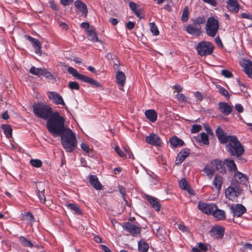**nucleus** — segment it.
Returning <instances> with one entry per match:
<instances>
[{
  "mask_svg": "<svg viewBox=\"0 0 252 252\" xmlns=\"http://www.w3.org/2000/svg\"><path fill=\"white\" fill-rule=\"evenodd\" d=\"M68 87L71 90H79L80 86L79 84L75 81L70 82L68 83Z\"/></svg>",
  "mask_w": 252,
  "mask_h": 252,
  "instance_id": "47",
  "label": "nucleus"
},
{
  "mask_svg": "<svg viewBox=\"0 0 252 252\" xmlns=\"http://www.w3.org/2000/svg\"><path fill=\"white\" fill-rule=\"evenodd\" d=\"M186 31L190 34L199 36L201 33V27L194 25H189L186 28Z\"/></svg>",
  "mask_w": 252,
  "mask_h": 252,
  "instance_id": "20",
  "label": "nucleus"
},
{
  "mask_svg": "<svg viewBox=\"0 0 252 252\" xmlns=\"http://www.w3.org/2000/svg\"><path fill=\"white\" fill-rule=\"evenodd\" d=\"M194 95L197 99V101H201L203 99L202 94L199 92H196L194 93Z\"/></svg>",
  "mask_w": 252,
  "mask_h": 252,
  "instance_id": "59",
  "label": "nucleus"
},
{
  "mask_svg": "<svg viewBox=\"0 0 252 252\" xmlns=\"http://www.w3.org/2000/svg\"><path fill=\"white\" fill-rule=\"evenodd\" d=\"M235 108L239 113H242L244 111L243 107L240 104H235Z\"/></svg>",
  "mask_w": 252,
  "mask_h": 252,
  "instance_id": "60",
  "label": "nucleus"
},
{
  "mask_svg": "<svg viewBox=\"0 0 252 252\" xmlns=\"http://www.w3.org/2000/svg\"><path fill=\"white\" fill-rule=\"evenodd\" d=\"M123 228L127 231L131 233L133 236L140 234L141 228L129 222L124 223L123 225Z\"/></svg>",
  "mask_w": 252,
  "mask_h": 252,
  "instance_id": "12",
  "label": "nucleus"
},
{
  "mask_svg": "<svg viewBox=\"0 0 252 252\" xmlns=\"http://www.w3.org/2000/svg\"><path fill=\"white\" fill-rule=\"evenodd\" d=\"M198 208L203 213L212 214V212L216 210V205L200 201L198 203Z\"/></svg>",
  "mask_w": 252,
  "mask_h": 252,
  "instance_id": "9",
  "label": "nucleus"
},
{
  "mask_svg": "<svg viewBox=\"0 0 252 252\" xmlns=\"http://www.w3.org/2000/svg\"><path fill=\"white\" fill-rule=\"evenodd\" d=\"M178 228L183 231L186 232L188 231V228L187 226H186L184 224L180 223L178 225Z\"/></svg>",
  "mask_w": 252,
  "mask_h": 252,
  "instance_id": "61",
  "label": "nucleus"
},
{
  "mask_svg": "<svg viewBox=\"0 0 252 252\" xmlns=\"http://www.w3.org/2000/svg\"><path fill=\"white\" fill-rule=\"evenodd\" d=\"M43 191L44 190H43V191L38 190V192L37 193V196L40 200V202L42 203L45 202V197L44 196Z\"/></svg>",
  "mask_w": 252,
  "mask_h": 252,
  "instance_id": "52",
  "label": "nucleus"
},
{
  "mask_svg": "<svg viewBox=\"0 0 252 252\" xmlns=\"http://www.w3.org/2000/svg\"><path fill=\"white\" fill-rule=\"evenodd\" d=\"M202 128V126L200 125H193L191 129L192 133H195L199 132Z\"/></svg>",
  "mask_w": 252,
  "mask_h": 252,
  "instance_id": "49",
  "label": "nucleus"
},
{
  "mask_svg": "<svg viewBox=\"0 0 252 252\" xmlns=\"http://www.w3.org/2000/svg\"><path fill=\"white\" fill-rule=\"evenodd\" d=\"M216 133L218 138L221 144H224L227 142V139L229 135H226L222 128L218 127L216 129Z\"/></svg>",
  "mask_w": 252,
  "mask_h": 252,
  "instance_id": "22",
  "label": "nucleus"
},
{
  "mask_svg": "<svg viewBox=\"0 0 252 252\" xmlns=\"http://www.w3.org/2000/svg\"><path fill=\"white\" fill-rule=\"evenodd\" d=\"M88 38L90 40L94 42L98 41L97 36L96 33L93 28H91V30L87 32Z\"/></svg>",
  "mask_w": 252,
  "mask_h": 252,
  "instance_id": "35",
  "label": "nucleus"
},
{
  "mask_svg": "<svg viewBox=\"0 0 252 252\" xmlns=\"http://www.w3.org/2000/svg\"><path fill=\"white\" fill-rule=\"evenodd\" d=\"M116 82L119 85V89L123 90V87L126 83V76L124 73L120 71H118L116 73Z\"/></svg>",
  "mask_w": 252,
  "mask_h": 252,
  "instance_id": "19",
  "label": "nucleus"
},
{
  "mask_svg": "<svg viewBox=\"0 0 252 252\" xmlns=\"http://www.w3.org/2000/svg\"><path fill=\"white\" fill-rule=\"evenodd\" d=\"M23 219L28 221L32 225V223L34 221L33 215L30 212H28L23 218Z\"/></svg>",
  "mask_w": 252,
  "mask_h": 252,
  "instance_id": "42",
  "label": "nucleus"
},
{
  "mask_svg": "<svg viewBox=\"0 0 252 252\" xmlns=\"http://www.w3.org/2000/svg\"><path fill=\"white\" fill-rule=\"evenodd\" d=\"M212 215L218 220H222L225 219V212L224 211L218 209L216 205V210H214Z\"/></svg>",
  "mask_w": 252,
  "mask_h": 252,
  "instance_id": "25",
  "label": "nucleus"
},
{
  "mask_svg": "<svg viewBox=\"0 0 252 252\" xmlns=\"http://www.w3.org/2000/svg\"><path fill=\"white\" fill-rule=\"evenodd\" d=\"M20 240L23 245L26 247H29L32 248L33 246V244L30 241L27 240L24 237H21Z\"/></svg>",
  "mask_w": 252,
  "mask_h": 252,
  "instance_id": "44",
  "label": "nucleus"
},
{
  "mask_svg": "<svg viewBox=\"0 0 252 252\" xmlns=\"http://www.w3.org/2000/svg\"><path fill=\"white\" fill-rule=\"evenodd\" d=\"M226 3L229 7L232 8L231 10L235 13H237L239 10V5L237 0H226Z\"/></svg>",
  "mask_w": 252,
  "mask_h": 252,
  "instance_id": "29",
  "label": "nucleus"
},
{
  "mask_svg": "<svg viewBox=\"0 0 252 252\" xmlns=\"http://www.w3.org/2000/svg\"><path fill=\"white\" fill-rule=\"evenodd\" d=\"M170 143L172 147H181L184 145V142L180 138L176 136L172 137L170 139Z\"/></svg>",
  "mask_w": 252,
  "mask_h": 252,
  "instance_id": "27",
  "label": "nucleus"
},
{
  "mask_svg": "<svg viewBox=\"0 0 252 252\" xmlns=\"http://www.w3.org/2000/svg\"><path fill=\"white\" fill-rule=\"evenodd\" d=\"M81 149L85 152L89 153L91 149L89 147V146L85 143H82L81 145Z\"/></svg>",
  "mask_w": 252,
  "mask_h": 252,
  "instance_id": "54",
  "label": "nucleus"
},
{
  "mask_svg": "<svg viewBox=\"0 0 252 252\" xmlns=\"http://www.w3.org/2000/svg\"><path fill=\"white\" fill-rule=\"evenodd\" d=\"M180 187L185 190H188V192L190 194H193L194 191L190 189L187 181L185 179H182L179 182Z\"/></svg>",
  "mask_w": 252,
  "mask_h": 252,
  "instance_id": "33",
  "label": "nucleus"
},
{
  "mask_svg": "<svg viewBox=\"0 0 252 252\" xmlns=\"http://www.w3.org/2000/svg\"><path fill=\"white\" fill-rule=\"evenodd\" d=\"M200 137H201V142L205 144L208 145L209 144V140H208V137L207 134L205 132H202L200 134Z\"/></svg>",
  "mask_w": 252,
  "mask_h": 252,
  "instance_id": "48",
  "label": "nucleus"
},
{
  "mask_svg": "<svg viewBox=\"0 0 252 252\" xmlns=\"http://www.w3.org/2000/svg\"><path fill=\"white\" fill-rule=\"evenodd\" d=\"M176 98L179 101L182 102H186L187 101V97L183 94L178 93L176 95Z\"/></svg>",
  "mask_w": 252,
  "mask_h": 252,
  "instance_id": "50",
  "label": "nucleus"
},
{
  "mask_svg": "<svg viewBox=\"0 0 252 252\" xmlns=\"http://www.w3.org/2000/svg\"><path fill=\"white\" fill-rule=\"evenodd\" d=\"M81 81L89 83L95 87H100L101 86L100 83L98 81L85 75Z\"/></svg>",
  "mask_w": 252,
  "mask_h": 252,
  "instance_id": "30",
  "label": "nucleus"
},
{
  "mask_svg": "<svg viewBox=\"0 0 252 252\" xmlns=\"http://www.w3.org/2000/svg\"><path fill=\"white\" fill-rule=\"evenodd\" d=\"M190 150L189 149H184L178 154L176 159V164H181L189 155Z\"/></svg>",
  "mask_w": 252,
  "mask_h": 252,
  "instance_id": "17",
  "label": "nucleus"
},
{
  "mask_svg": "<svg viewBox=\"0 0 252 252\" xmlns=\"http://www.w3.org/2000/svg\"><path fill=\"white\" fill-rule=\"evenodd\" d=\"M225 144L227 152L231 156L239 157L243 154L244 147L236 136H229Z\"/></svg>",
  "mask_w": 252,
  "mask_h": 252,
  "instance_id": "3",
  "label": "nucleus"
},
{
  "mask_svg": "<svg viewBox=\"0 0 252 252\" xmlns=\"http://www.w3.org/2000/svg\"><path fill=\"white\" fill-rule=\"evenodd\" d=\"M74 6L77 10L82 13V15L86 17L88 9L86 4L81 0H76L74 2Z\"/></svg>",
  "mask_w": 252,
  "mask_h": 252,
  "instance_id": "18",
  "label": "nucleus"
},
{
  "mask_svg": "<svg viewBox=\"0 0 252 252\" xmlns=\"http://www.w3.org/2000/svg\"><path fill=\"white\" fill-rule=\"evenodd\" d=\"M230 210L233 214L234 216L238 217L242 216L246 211L245 207L239 204L232 205L230 207Z\"/></svg>",
  "mask_w": 252,
  "mask_h": 252,
  "instance_id": "14",
  "label": "nucleus"
},
{
  "mask_svg": "<svg viewBox=\"0 0 252 252\" xmlns=\"http://www.w3.org/2000/svg\"><path fill=\"white\" fill-rule=\"evenodd\" d=\"M89 183L96 189L100 190L102 189V186L99 182L98 178L95 175L89 176Z\"/></svg>",
  "mask_w": 252,
  "mask_h": 252,
  "instance_id": "23",
  "label": "nucleus"
},
{
  "mask_svg": "<svg viewBox=\"0 0 252 252\" xmlns=\"http://www.w3.org/2000/svg\"><path fill=\"white\" fill-rule=\"evenodd\" d=\"M151 31L155 35H157L159 33V31L157 26L154 23H151L149 24Z\"/></svg>",
  "mask_w": 252,
  "mask_h": 252,
  "instance_id": "43",
  "label": "nucleus"
},
{
  "mask_svg": "<svg viewBox=\"0 0 252 252\" xmlns=\"http://www.w3.org/2000/svg\"><path fill=\"white\" fill-rule=\"evenodd\" d=\"M30 72L33 75L39 76L42 75L43 73V68H36L34 66H32L30 70Z\"/></svg>",
  "mask_w": 252,
  "mask_h": 252,
  "instance_id": "40",
  "label": "nucleus"
},
{
  "mask_svg": "<svg viewBox=\"0 0 252 252\" xmlns=\"http://www.w3.org/2000/svg\"><path fill=\"white\" fill-rule=\"evenodd\" d=\"M74 0H61V3L64 6L69 5Z\"/></svg>",
  "mask_w": 252,
  "mask_h": 252,
  "instance_id": "63",
  "label": "nucleus"
},
{
  "mask_svg": "<svg viewBox=\"0 0 252 252\" xmlns=\"http://www.w3.org/2000/svg\"><path fill=\"white\" fill-rule=\"evenodd\" d=\"M48 98L56 104L64 105L65 103L62 96L56 92H48L47 93Z\"/></svg>",
  "mask_w": 252,
  "mask_h": 252,
  "instance_id": "10",
  "label": "nucleus"
},
{
  "mask_svg": "<svg viewBox=\"0 0 252 252\" xmlns=\"http://www.w3.org/2000/svg\"><path fill=\"white\" fill-rule=\"evenodd\" d=\"M27 38L32 43V45L34 48H36L41 45L40 41L35 38H34L30 36H28Z\"/></svg>",
  "mask_w": 252,
  "mask_h": 252,
  "instance_id": "45",
  "label": "nucleus"
},
{
  "mask_svg": "<svg viewBox=\"0 0 252 252\" xmlns=\"http://www.w3.org/2000/svg\"><path fill=\"white\" fill-rule=\"evenodd\" d=\"M219 28L218 21L213 17H209L207 21L205 29L207 34L211 37H214Z\"/></svg>",
  "mask_w": 252,
  "mask_h": 252,
  "instance_id": "6",
  "label": "nucleus"
},
{
  "mask_svg": "<svg viewBox=\"0 0 252 252\" xmlns=\"http://www.w3.org/2000/svg\"><path fill=\"white\" fill-rule=\"evenodd\" d=\"M199 248L204 252H205L208 251V247L207 245L202 243H199L198 244Z\"/></svg>",
  "mask_w": 252,
  "mask_h": 252,
  "instance_id": "58",
  "label": "nucleus"
},
{
  "mask_svg": "<svg viewBox=\"0 0 252 252\" xmlns=\"http://www.w3.org/2000/svg\"><path fill=\"white\" fill-rule=\"evenodd\" d=\"M145 114L146 118L152 122H154L157 119V113L153 109L146 110Z\"/></svg>",
  "mask_w": 252,
  "mask_h": 252,
  "instance_id": "28",
  "label": "nucleus"
},
{
  "mask_svg": "<svg viewBox=\"0 0 252 252\" xmlns=\"http://www.w3.org/2000/svg\"><path fill=\"white\" fill-rule=\"evenodd\" d=\"M30 163L32 166L37 168L41 167L42 164V161L40 160L37 159H31L30 160Z\"/></svg>",
  "mask_w": 252,
  "mask_h": 252,
  "instance_id": "46",
  "label": "nucleus"
},
{
  "mask_svg": "<svg viewBox=\"0 0 252 252\" xmlns=\"http://www.w3.org/2000/svg\"><path fill=\"white\" fill-rule=\"evenodd\" d=\"M212 167L220 173H223L225 172V167L223 163L219 160H214L211 162Z\"/></svg>",
  "mask_w": 252,
  "mask_h": 252,
  "instance_id": "21",
  "label": "nucleus"
},
{
  "mask_svg": "<svg viewBox=\"0 0 252 252\" xmlns=\"http://www.w3.org/2000/svg\"><path fill=\"white\" fill-rule=\"evenodd\" d=\"M225 161L226 166L231 171H234L235 173L237 171L236 164L233 160L226 159Z\"/></svg>",
  "mask_w": 252,
  "mask_h": 252,
  "instance_id": "37",
  "label": "nucleus"
},
{
  "mask_svg": "<svg viewBox=\"0 0 252 252\" xmlns=\"http://www.w3.org/2000/svg\"><path fill=\"white\" fill-rule=\"evenodd\" d=\"M219 92L220 94H221L222 95H223L225 97H229V93H228V91L223 88H220L219 89Z\"/></svg>",
  "mask_w": 252,
  "mask_h": 252,
  "instance_id": "55",
  "label": "nucleus"
},
{
  "mask_svg": "<svg viewBox=\"0 0 252 252\" xmlns=\"http://www.w3.org/2000/svg\"><path fill=\"white\" fill-rule=\"evenodd\" d=\"M59 136L61 137L62 144L67 152H72L77 147L75 134L69 127L65 128Z\"/></svg>",
  "mask_w": 252,
  "mask_h": 252,
  "instance_id": "2",
  "label": "nucleus"
},
{
  "mask_svg": "<svg viewBox=\"0 0 252 252\" xmlns=\"http://www.w3.org/2000/svg\"><path fill=\"white\" fill-rule=\"evenodd\" d=\"M203 171L206 173L209 179H212L215 173V169L211 165H206L203 169Z\"/></svg>",
  "mask_w": 252,
  "mask_h": 252,
  "instance_id": "34",
  "label": "nucleus"
},
{
  "mask_svg": "<svg viewBox=\"0 0 252 252\" xmlns=\"http://www.w3.org/2000/svg\"><path fill=\"white\" fill-rule=\"evenodd\" d=\"M242 189L237 183L231 182L230 186L225 191L226 197L230 200L235 201L241 194Z\"/></svg>",
  "mask_w": 252,
  "mask_h": 252,
  "instance_id": "5",
  "label": "nucleus"
},
{
  "mask_svg": "<svg viewBox=\"0 0 252 252\" xmlns=\"http://www.w3.org/2000/svg\"><path fill=\"white\" fill-rule=\"evenodd\" d=\"M33 111L38 117L48 120L53 114L51 107L43 103H37L33 105Z\"/></svg>",
  "mask_w": 252,
  "mask_h": 252,
  "instance_id": "4",
  "label": "nucleus"
},
{
  "mask_svg": "<svg viewBox=\"0 0 252 252\" xmlns=\"http://www.w3.org/2000/svg\"><path fill=\"white\" fill-rule=\"evenodd\" d=\"M221 74L227 78H231L232 77L231 72L227 70H222Z\"/></svg>",
  "mask_w": 252,
  "mask_h": 252,
  "instance_id": "56",
  "label": "nucleus"
},
{
  "mask_svg": "<svg viewBox=\"0 0 252 252\" xmlns=\"http://www.w3.org/2000/svg\"><path fill=\"white\" fill-rule=\"evenodd\" d=\"M245 73L252 79V62L248 60H242L240 62Z\"/></svg>",
  "mask_w": 252,
  "mask_h": 252,
  "instance_id": "11",
  "label": "nucleus"
},
{
  "mask_svg": "<svg viewBox=\"0 0 252 252\" xmlns=\"http://www.w3.org/2000/svg\"><path fill=\"white\" fill-rule=\"evenodd\" d=\"M138 249L140 252H147L149 249V245L146 242L140 240L138 242Z\"/></svg>",
  "mask_w": 252,
  "mask_h": 252,
  "instance_id": "36",
  "label": "nucleus"
},
{
  "mask_svg": "<svg viewBox=\"0 0 252 252\" xmlns=\"http://www.w3.org/2000/svg\"><path fill=\"white\" fill-rule=\"evenodd\" d=\"M147 199L149 201L152 206L157 211H159L160 206L158 200L153 197L149 195L146 196Z\"/></svg>",
  "mask_w": 252,
  "mask_h": 252,
  "instance_id": "26",
  "label": "nucleus"
},
{
  "mask_svg": "<svg viewBox=\"0 0 252 252\" xmlns=\"http://www.w3.org/2000/svg\"><path fill=\"white\" fill-rule=\"evenodd\" d=\"M189 8L186 6L184 9L182 15L181 17V20L183 22H187L189 19Z\"/></svg>",
  "mask_w": 252,
  "mask_h": 252,
  "instance_id": "41",
  "label": "nucleus"
},
{
  "mask_svg": "<svg viewBox=\"0 0 252 252\" xmlns=\"http://www.w3.org/2000/svg\"><path fill=\"white\" fill-rule=\"evenodd\" d=\"M68 72L71 74L76 79L79 80H82L84 75L80 74L76 69H74L72 67L69 66L67 68Z\"/></svg>",
  "mask_w": 252,
  "mask_h": 252,
  "instance_id": "32",
  "label": "nucleus"
},
{
  "mask_svg": "<svg viewBox=\"0 0 252 252\" xmlns=\"http://www.w3.org/2000/svg\"><path fill=\"white\" fill-rule=\"evenodd\" d=\"M210 233L212 236L216 238H221L223 236L224 229L220 226H215L212 228Z\"/></svg>",
  "mask_w": 252,
  "mask_h": 252,
  "instance_id": "16",
  "label": "nucleus"
},
{
  "mask_svg": "<svg viewBox=\"0 0 252 252\" xmlns=\"http://www.w3.org/2000/svg\"><path fill=\"white\" fill-rule=\"evenodd\" d=\"M115 150L116 151V152L118 154V155L121 157H123V158H125L126 157V154H125V153L122 152L119 148V147L118 146H116L115 148Z\"/></svg>",
  "mask_w": 252,
  "mask_h": 252,
  "instance_id": "53",
  "label": "nucleus"
},
{
  "mask_svg": "<svg viewBox=\"0 0 252 252\" xmlns=\"http://www.w3.org/2000/svg\"><path fill=\"white\" fill-rule=\"evenodd\" d=\"M66 206L70 210L73 211L75 214L78 215H81L82 214V212L79 207L77 205L75 204L69 203Z\"/></svg>",
  "mask_w": 252,
  "mask_h": 252,
  "instance_id": "39",
  "label": "nucleus"
},
{
  "mask_svg": "<svg viewBox=\"0 0 252 252\" xmlns=\"http://www.w3.org/2000/svg\"><path fill=\"white\" fill-rule=\"evenodd\" d=\"M232 106L227 102H220L218 104V109L220 111L225 115H228L232 111Z\"/></svg>",
  "mask_w": 252,
  "mask_h": 252,
  "instance_id": "15",
  "label": "nucleus"
},
{
  "mask_svg": "<svg viewBox=\"0 0 252 252\" xmlns=\"http://www.w3.org/2000/svg\"><path fill=\"white\" fill-rule=\"evenodd\" d=\"M1 127L3 130V132L7 137L9 138L11 136L12 129L9 126L6 125H2Z\"/></svg>",
  "mask_w": 252,
  "mask_h": 252,
  "instance_id": "38",
  "label": "nucleus"
},
{
  "mask_svg": "<svg viewBox=\"0 0 252 252\" xmlns=\"http://www.w3.org/2000/svg\"><path fill=\"white\" fill-rule=\"evenodd\" d=\"M65 120L58 112L54 113L47 120L46 127L52 135L58 136L67 126L64 125Z\"/></svg>",
  "mask_w": 252,
  "mask_h": 252,
  "instance_id": "1",
  "label": "nucleus"
},
{
  "mask_svg": "<svg viewBox=\"0 0 252 252\" xmlns=\"http://www.w3.org/2000/svg\"><path fill=\"white\" fill-rule=\"evenodd\" d=\"M205 22V19L204 17H198L193 20V23L194 24L200 25L204 23Z\"/></svg>",
  "mask_w": 252,
  "mask_h": 252,
  "instance_id": "51",
  "label": "nucleus"
},
{
  "mask_svg": "<svg viewBox=\"0 0 252 252\" xmlns=\"http://www.w3.org/2000/svg\"><path fill=\"white\" fill-rule=\"evenodd\" d=\"M146 143L151 145L161 147L162 144V141L160 137L157 134L152 133L145 137Z\"/></svg>",
  "mask_w": 252,
  "mask_h": 252,
  "instance_id": "8",
  "label": "nucleus"
},
{
  "mask_svg": "<svg viewBox=\"0 0 252 252\" xmlns=\"http://www.w3.org/2000/svg\"><path fill=\"white\" fill-rule=\"evenodd\" d=\"M222 183V178L218 174L216 175L213 180V184L218 191H220Z\"/></svg>",
  "mask_w": 252,
  "mask_h": 252,
  "instance_id": "31",
  "label": "nucleus"
},
{
  "mask_svg": "<svg viewBox=\"0 0 252 252\" xmlns=\"http://www.w3.org/2000/svg\"><path fill=\"white\" fill-rule=\"evenodd\" d=\"M129 6L137 17L140 18L142 17V10L139 5L131 1L129 3Z\"/></svg>",
  "mask_w": 252,
  "mask_h": 252,
  "instance_id": "24",
  "label": "nucleus"
},
{
  "mask_svg": "<svg viewBox=\"0 0 252 252\" xmlns=\"http://www.w3.org/2000/svg\"><path fill=\"white\" fill-rule=\"evenodd\" d=\"M81 26L82 28L86 29L87 32H88V31L90 30L91 28H90L89 24L87 22L82 23Z\"/></svg>",
  "mask_w": 252,
  "mask_h": 252,
  "instance_id": "62",
  "label": "nucleus"
},
{
  "mask_svg": "<svg viewBox=\"0 0 252 252\" xmlns=\"http://www.w3.org/2000/svg\"><path fill=\"white\" fill-rule=\"evenodd\" d=\"M198 53L201 56H206L211 54L213 51V45L208 42H200L196 46Z\"/></svg>",
  "mask_w": 252,
  "mask_h": 252,
  "instance_id": "7",
  "label": "nucleus"
},
{
  "mask_svg": "<svg viewBox=\"0 0 252 252\" xmlns=\"http://www.w3.org/2000/svg\"><path fill=\"white\" fill-rule=\"evenodd\" d=\"M42 75L45 76L47 78H51L53 77L51 73L47 71L45 68H43V73L42 74Z\"/></svg>",
  "mask_w": 252,
  "mask_h": 252,
  "instance_id": "57",
  "label": "nucleus"
},
{
  "mask_svg": "<svg viewBox=\"0 0 252 252\" xmlns=\"http://www.w3.org/2000/svg\"><path fill=\"white\" fill-rule=\"evenodd\" d=\"M241 15H242V17L243 18H246V19H252V15L250 14L248 12L243 13H242Z\"/></svg>",
  "mask_w": 252,
  "mask_h": 252,
  "instance_id": "64",
  "label": "nucleus"
},
{
  "mask_svg": "<svg viewBox=\"0 0 252 252\" xmlns=\"http://www.w3.org/2000/svg\"><path fill=\"white\" fill-rule=\"evenodd\" d=\"M234 179L235 180L232 182L237 183L240 186V185H246L248 182V179L245 175L238 171L235 172L234 174Z\"/></svg>",
  "mask_w": 252,
  "mask_h": 252,
  "instance_id": "13",
  "label": "nucleus"
}]
</instances>
